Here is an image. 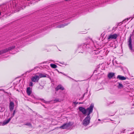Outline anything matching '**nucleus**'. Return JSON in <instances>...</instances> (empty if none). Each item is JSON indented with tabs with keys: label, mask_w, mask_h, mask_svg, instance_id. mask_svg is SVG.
Wrapping results in <instances>:
<instances>
[{
	"label": "nucleus",
	"mask_w": 134,
	"mask_h": 134,
	"mask_svg": "<svg viewBox=\"0 0 134 134\" xmlns=\"http://www.w3.org/2000/svg\"><path fill=\"white\" fill-rule=\"evenodd\" d=\"M34 70V69H32V70H30V71H28V72H31V71H32V70Z\"/></svg>",
	"instance_id": "obj_27"
},
{
	"label": "nucleus",
	"mask_w": 134,
	"mask_h": 134,
	"mask_svg": "<svg viewBox=\"0 0 134 134\" xmlns=\"http://www.w3.org/2000/svg\"><path fill=\"white\" fill-rule=\"evenodd\" d=\"M61 73L62 74H63L64 75L66 76H67V77H69V76H67L65 74H63V73H62V72H61Z\"/></svg>",
	"instance_id": "obj_25"
},
{
	"label": "nucleus",
	"mask_w": 134,
	"mask_h": 134,
	"mask_svg": "<svg viewBox=\"0 0 134 134\" xmlns=\"http://www.w3.org/2000/svg\"><path fill=\"white\" fill-rule=\"evenodd\" d=\"M26 92L28 95L30 96L32 93L31 88L30 87H27L26 90Z\"/></svg>",
	"instance_id": "obj_12"
},
{
	"label": "nucleus",
	"mask_w": 134,
	"mask_h": 134,
	"mask_svg": "<svg viewBox=\"0 0 134 134\" xmlns=\"http://www.w3.org/2000/svg\"><path fill=\"white\" fill-rule=\"evenodd\" d=\"M94 107V105L93 104H91L90 106L86 109L82 107H80L79 109L80 111L82 113L85 115L87 114V116H90V114L93 111V108Z\"/></svg>",
	"instance_id": "obj_1"
},
{
	"label": "nucleus",
	"mask_w": 134,
	"mask_h": 134,
	"mask_svg": "<svg viewBox=\"0 0 134 134\" xmlns=\"http://www.w3.org/2000/svg\"><path fill=\"white\" fill-rule=\"evenodd\" d=\"M83 102H79V104H83Z\"/></svg>",
	"instance_id": "obj_26"
},
{
	"label": "nucleus",
	"mask_w": 134,
	"mask_h": 134,
	"mask_svg": "<svg viewBox=\"0 0 134 134\" xmlns=\"http://www.w3.org/2000/svg\"><path fill=\"white\" fill-rule=\"evenodd\" d=\"M117 37L118 35L116 34H111L109 36L108 38V41H110L112 39H115L117 38Z\"/></svg>",
	"instance_id": "obj_5"
},
{
	"label": "nucleus",
	"mask_w": 134,
	"mask_h": 134,
	"mask_svg": "<svg viewBox=\"0 0 134 134\" xmlns=\"http://www.w3.org/2000/svg\"><path fill=\"white\" fill-rule=\"evenodd\" d=\"M24 125H26L29 127H32V125L31 123L30 122H27L24 124Z\"/></svg>",
	"instance_id": "obj_17"
},
{
	"label": "nucleus",
	"mask_w": 134,
	"mask_h": 134,
	"mask_svg": "<svg viewBox=\"0 0 134 134\" xmlns=\"http://www.w3.org/2000/svg\"><path fill=\"white\" fill-rule=\"evenodd\" d=\"M29 86H33V83H32V81H31L29 83Z\"/></svg>",
	"instance_id": "obj_22"
},
{
	"label": "nucleus",
	"mask_w": 134,
	"mask_h": 134,
	"mask_svg": "<svg viewBox=\"0 0 134 134\" xmlns=\"http://www.w3.org/2000/svg\"><path fill=\"white\" fill-rule=\"evenodd\" d=\"M62 64H64V62H63V63H61Z\"/></svg>",
	"instance_id": "obj_29"
},
{
	"label": "nucleus",
	"mask_w": 134,
	"mask_h": 134,
	"mask_svg": "<svg viewBox=\"0 0 134 134\" xmlns=\"http://www.w3.org/2000/svg\"><path fill=\"white\" fill-rule=\"evenodd\" d=\"M16 112V110H15L14 111L13 114V116H14Z\"/></svg>",
	"instance_id": "obj_23"
},
{
	"label": "nucleus",
	"mask_w": 134,
	"mask_h": 134,
	"mask_svg": "<svg viewBox=\"0 0 134 134\" xmlns=\"http://www.w3.org/2000/svg\"><path fill=\"white\" fill-rule=\"evenodd\" d=\"M115 74L114 73L110 72L108 75V76L109 78L111 79L114 76Z\"/></svg>",
	"instance_id": "obj_14"
},
{
	"label": "nucleus",
	"mask_w": 134,
	"mask_h": 134,
	"mask_svg": "<svg viewBox=\"0 0 134 134\" xmlns=\"http://www.w3.org/2000/svg\"><path fill=\"white\" fill-rule=\"evenodd\" d=\"M133 33H134V30H133Z\"/></svg>",
	"instance_id": "obj_31"
},
{
	"label": "nucleus",
	"mask_w": 134,
	"mask_h": 134,
	"mask_svg": "<svg viewBox=\"0 0 134 134\" xmlns=\"http://www.w3.org/2000/svg\"><path fill=\"white\" fill-rule=\"evenodd\" d=\"M14 106L15 105L14 102L10 100L9 105V108L10 111H12L13 110Z\"/></svg>",
	"instance_id": "obj_7"
},
{
	"label": "nucleus",
	"mask_w": 134,
	"mask_h": 134,
	"mask_svg": "<svg viewBox=\"0 0 134 134\" xmlns=\"http://www.w3.org/2000/svg\"><path fill=\"white\" fill-rule=\"evenodd\" d=\"M50 65L53 68H55L57 67V65L54 64H51Z\"/></svg>",
	"instance_id": "obj_18"
},
{
	"label": "nucleus",
	"mask_w": 134,
	"mask_h": 134,
	"mask_svg": "<svg viewBox=\"0 0 134 134\" xmlns=\"http://www.w3.org/2000/svg\"><path fill=\"white\" fill-rule=\"evenodd\" d=\"M89 44H83L80 45L79 46L78 50L79 51L80 49H84L86 48H89Z\"/></svg>",
	"instance_id": "obj_4"
},
{
	"label": "nucleus",
	"mask_w": 134,
	"mask_h": 134,
	"mask_svg": "<svg viewBox=\"0 0 134 134\" xmlns=\"http://www.w3.org/2000/svg\"><path fill=\"white\" fill-rule=\"evenodd\" d=\"M74 103L75 104V103H76V104H77L78 103H76L75 102H74Z\"/></svg>",
	"instance_id": "obj_28"
},
{
	"label": "nucleus",
	"mask_w": 134,
	"mask_h": 134,
	"mask_svg": "<svg viewBox=\"0 0 134 134\" xmlns=\"http://www.w3.org/2000/svg\"><path fill=\"white\" fill-rule=\"evenodd\" d=\"M60 89L63 90H64V88L61 85H59L56 87L55 90L56 91H57Z\"/></svg>",
	"instance_id": "obj_10"
},
{
	"label": "nucleus",
	"mask_w": 134,
	"mask_h": 134,
	"mask_svg": "<svg viewBox=\"0 0 134 134\" xmlns=\"http://www.w3.org/2000/svg\"><path fill=\"white\" fill-rule=\"evenodd\" d=\"M4 110V108L2 107H0V111L3 112Z\"/></svg>",
	"instance_id": "obj_21"
},
{
	"label": "nucleus",
	"mask_w": 134,
	"mask_h": 134,
	"mask_svg": "<svg viewBox=\"0 0 134 134\" xmlns=\"http://www.w3.org/2000/svg\"><path fill=\"white\" fill-rule=\"evenodd\" d=\"M131 35L130 36V37L128 40V46L129 47V48L131 50H132V40L131 39Z\"/></svg>",
	"instance_id": "obj_8"
},
{
	"label": "nucleus",
	"mask_w": 134,
	"mask_h": 134,
	"mask_svg": "<svg viewBox=\"0 0 134 134\" xmlns=\"http://www.w3.org/2000/svg\"><path fill=\"white\" fill-rule=\"evenodd\" d=\"M70 126L69 123H65L60 126V128L62 129H65L69 127Z\"/></svg>",
	"instance_id": "obj_9"
},
{
	"label": "nucleus",
	"mask_w": 134,
	"mask_h": 134,
	"mask_svg": "<svg viewBox=\"0 0 134 134\" xmlns=\"http://www.w3.org/2000/svg\"><path fill=\"white\" fill-rule=\"evenodd\" d=\"M15 47L14 46L10 47L7 48H6L4 50H2L0 51V55L2 54L6 53L8 51L12 50Z\"/></svg>",
	"instance_id": "obj_3"
},
{
	"label": "nucleus",
	"mask_w": 134,
	"mask_h": 134,
	"mask_svg": "<svg viewBox=\"0 0 134 134\" xmlns=\"http://www.w3.org/2000/svg\"><path fill=\"white\" fill-rule=\"evenodd\" d=\"M47 75L45 74L40 73L39 76L40 78L46 77Z\"/></svg>",
	"instance_id": "obj_16"
},
{
	"label": "nucleus",
	"mask_w": 134,
	"mask_h": 134,
	"mask_svg": "<svg viewBox=\"0 0 134 134\" xmlns=\"http://www.w3.org/2000/svg\"><path fill=\"white\" fill-rule=\"evenodd\" d=\"M98 120L99 121H100V119H98Z\"/></svg>",
	"instance_id": "obj_30"
},
{
	"label": "nucleus",
	"mask_w": 134,
	"mask_h": 134,
	"mask_svg": "<svg viewBox=\"0 0 134 134\" xmlns=\"http://www.w3.org/2000/svg\"><path fill=\"white\" fill-rule=\"evenodd\" d=\"M125 129L123 130V131H121V133H122V132L124 133V131H125Z\"/></svg>",
	"instance_id": "obj_24"
},
{
	"label": "nucleus",
	"mask_w": 134,
	"mask_h": 134,
	"mask_svg": "<svg viewBox=\"0 0 134 134\" xmlns=\"http://www.w3.org/2000/svg\"><path fill=\"white\" fill-rule=\"evenodd\" d=\"M45 102V100H44V102Z\"/></svg>",
	"instance_id": "obj_32"
},
{
	"label": "nucleus",
	"mask_w": 134,
	"mask_h": 134,
	"mask_svg": "<svg viewBox=\"0 0 134 134\" xmlns=\"http://www.w3.org/2000/svg\"><path fill=\"white\" fill-rule=\"evenodd\" d=\"M54 101V103H56L57 102H60V101L59 100V99L57 98L53 100Z\"/></svg>",
	"instance_id": "obj_19"
},
{
	"label": "nucleus",
	"mask_w": 134,
	"mask_h": 134,
	"mask_svg": "<svg viewBox=\"0 0 134 134\" xmlns=\"http://www.w3.org/2000/svg\"><path fill=\"white\" fill-rule=\"evenodd\" d=\"M81 53H83V52H81Z\"/></svg>",
	"instance_id": "obj_33"
},
{
	"label": "nucleus",
	"mask_w": 134,
	"mask_h": 134,
	"mask_svg": "<svg viewBox=\"0 0 134 134\" xmlns=\"http://www.w3.org/2000/svg\"><path fill=\"white\" fill-rule=\"evenodd\" d=\"M11 119V118H10L9 119L7 120H5L4 121L2 124V125L3 126L4 125H6L8 123L9 121H10V120Z\"/></svg>",
	"instance_id": "obj_13"
},
{
	"label": "nucleus",
	"mask_w": 134,
	"mask_h": 134,
	"mask_svg": "<svg viewBox=\"0 0 134 134\" xmlns=\"http://www.w3.org/2000/svg\"><path fill=\"white\" fill-rule=\"evenodd\" d=\"M117 78L121 80H125L126 79V77L120 75L118 76Z\"/></svg>",
	"instance_id": "obj_11"
},
{
	"label": "nucleus",
	"mask_w": 134,
	"mask_h": 134,
	"mask_svg": "<svg viewBox=\"0 0 134 134\" xmlns=\"http://www.w3.org/2000/svg\"><path fill=\"white\" fill-rule=\"evenodd\" d=\"M119 85L118 86V87L119 88H120L123 87V86L122 85L121 83H118Z\"/></svg>",
	"instance_id": "obj_20"
},
{
	"label": "nucleus",
	"mask_w": 134,
	"mask_h": 134,
	"mask_svg": "<svg viewBox=\"0 0 134 134\" xmlns=\"http://www.w3.org/2000/svg\"><path fill=\"white\" fill-rule=\"evenodd\" d=\"M62 17L61 18H62Z\"/></svg>",
	"instance_id": "obj_34"
},
{
	"label": "nucleus",
	"mask_w": 134,
	"mask_h": 134,
	"mask_svg": "<svg viewBox=\"0 0 134 134\" xmlns=\"http://www.w3.org/2000/svg\"><path fill=\"white\" fill-rule=\"evenodd\" d=\"M39 79V76L37 75H36L32 77L31 78V80L32 81L34 82H38Z\"/></svg>",
	"instance_id": "obj_6"
},
{
	"label": "nucleus",
	"mask_w": 134,
	"mask_h": 134,
	"mask_svg": "<svg viewBox=\"0 0 134 134\" xmlns=\"http://www.w3.org/2000/svg\"><path fill=\"white\" fill-rule=\"evenodd\" d=\"M91 118L90 116H87L83 120L82 122V124L85 126H86L89 125L90 122Z\"/></svg>",
	"instance_id": "obj_2"
},
{
	"label": "nucleus",
	"mask_w": 134,
	"mask_h": 134,
	"mask_svg": "<svg viewBox=\"0 0 134 134\" xmlns=\"http://www.w3.org/2000/svg\"><path fill=\"white\" fill-rule=\"evenodd\" d=\"M68 25V24H62L59 25H58L57 26V28H60L62 27H63L65 26H66Z\"/></svg>",
	"instance_id": "obj_15"
}]
</instances>
